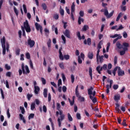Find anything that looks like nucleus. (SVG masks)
I'll use <instances>...</instances> for the list:
<instances>
[{
    "mask_svg": "<svg viewBox=\"0 0 130 130\" xmlns=\"http://www.w3.org/2000/svg\"><path fill=\"white\" fill-rule=\"evenodd\" d=\"M116 46L119 49H121V48H123V46L120 44V43H119V42H117L116 43Z\"/></svg>",
    "mask_w": 130,
    "mask_h": 130,
    "instance_id": "b1692460",
    "label": "nucleus"
},
{
    "mask_svg": "<svg viewBox=\"0 0 130 130\" xmlns=\"http://www.w3.org/2000/svg\"><path fill=\"white\" fill-rule=\"evenodd\" d=\"M101 12L102 13H104V15L105 16H106V17H107L108 16V15H109V13H108V10H107V7H105V9H103L101 10Z\"/></svg>",
    "mask_w": 130,
    "mask_h": 130,
    "instance_id": "39448f33",
    "label": "nucleus"
},
{
    "mask_svg": "<svg viewBox=\"0 0 130 130\" xmlns=\"http://www.w3.org/2000/svg\"><path fill=\"white\" fill-rule=\"evenodd\" d=\"M43 111L45 113H46L47 112V108H46V106L44 105L43 106Z\"/></svg>",
    "mask_w": 130,
    "mask_h": 130,
    "instance_id": "4c0bfd02",
    "label": "nucleus"
},
{
    "mask_svg": "<svg viewBox=\"0 0 130 130\" xmlns=\"http://www.w3.org/2000/svg\"><path fill=\"white\" fill-rule=\"evenodd\" d=\"M4 84H5L6 87L7 88V89H10V85H9V81H8V80H6V82L4 83Z\"/></svg>",
    "mask_w": 130,
    "mask_h": 130,
    "instance_id": "ea45409f",
    "label": "nucleus"
},
{
    "mask_svg": "<svg viewBox=\"0 0 130 130\" xmlns=\"http://www.w3.org/2000/svg\"><path fill=\"white\" fill-rule=\"evenodd\" d=\"M77 36L79 40H82V39L84 40L85 39V36L84 35L81 37V32H80V31L77 32Z\"/></svg>",
    "mask_w": 130,
    "mask_h": 130,
    "instance_id": "6e6552de",
    "label": "nucleus"
},
{
    "mask_svg": "<svg viewBox=\"0 0 130 130\" xmlns=\"http://www.w3.org/2000/svg\"><path fill=\"white\" fill-rule=\"evenodd\" d=\"M75 3H73L72 4V5L71 6V13H75Z\"/></svg>",
    "mask_w": 130,
    "mask_h": 130,
    "instance_id": "a878e982",
    "label": "nucleus"
},
{
    "mask_svg": "<svg viewBox=\"0 0 130 130\" xmlns=\"http://www.w3.org/2000/svg\"><path fill=\"white\" fill-rule=\"evenodd\" d=\"M35 114L33 113L30 114V115L28 116V119L30 120L31 118H34Z\"/></svg>",
    "mask_w": 130,
    "mask_h": 130,
    "instance_id": "de8ad7c7",
    "label": "nucleus"
},
{
    "mask_svg": "<svg viewBox=\"0 0 130 130\" xmlns=\"http://www.w3.org/2000/svg\"><path fill=\"white\" fill-rule=\"evenodd\" d=\"M1 95L3 99H5V95L4 94V90H3V89L1 88L0 89Z\"/></svg>",
    "mask_w": 130,
    "mask_h": 130,
    "instance_id": "49530a36",
    "label": "nucleus"
},
{
    "mask_svg": "<svg viewBox=\"0 0 130 130\" xmlns=\"http://www.w3.org/2000/svg\"><path fill=\"white\" fill-rule=\"evenodd\" d=\"M1 43L2 44H6V37L5 36L3 37V38L1 39Z\"/></svg>",
    "mask_w": 130,
    "mask_h": 130,
    "instance_id": "473e14b6",
    "label": "nucleus"
},
{
    "mask_svg": "<svg viewBox=\"0 0 130 130\" xmlns=\"http://www.w3.org/2000/svg\"><path fill=\"white\" fill-rule=\"evenodd\" d=\"M93 56L94 55H93V52H89L87 55V57L89 59H93Z\"/></svg>",
    "mask_w": 130,
    "mask_h": 130,
    "instance_id": "412c9836",
    "label": "nucleus"
},
{
    "mask_svg": "<svg viewBox=\"0 0 130 130\" xmlns=\"http://www.w3.org/2000/svg\"><path fill=\"white\" fill-rule=\"evenodd\" d=\"M113 13H114V11H112L109 14H108L107 18L108 19L111 18V17H112V16H113Z\"/></svg>",
    "mask_w": 130,
    "mask_h": 130,
    "instance_id": "e433bc0d",
    "label": "nucleus"
},
{
    "mask_svg": "<svg viewBox=\"0 0 130 130\" xmlns=\"http://www.w3.org/2000/svg\"><path fill=\"white\" fill-rule=\"evenodd\" d=\"M117 69H118L117 67H115L114 69V70H113L112 73H113L114 76H115V74H116V71H117Z\"/></svg>",
    "mask_w": 130,
    "mask_h": 130,
    "instance_id": "8fccbe9b",
    "label": "nucleus"
},
{
    "mask_svg": "<svg viewBox=\"0 0 130 130\" xmlns=\"http://www.w3.org/2000/svg\"><path fill=\"white\" fill-rule=\"evenodd\" d=\"M5 67L7 71H10V70H11V66H9L8 64H6Z\"/></svg>",
    "mask_w": 130,
    "mask_h": 130,
    "instance_id": "c9c22d12",
    "label": "nucleus"
},
{
    "mask_svg": "<svg viewBox=\"0 0 130 130\" xmlns=\"http://www.w3.org/2000/svg\"><path fill=\"white\" fill-rule=\"evenodd\" d=\"M39 91H40V88L39 87V86H35L34 90L35 93L37 94H38Z\"/></svg>",
    "mask_w": 130,
    "mask_h": 130,
    "instance_id": "dca6fc26",
    "label": "nucleus"
},
{
    "mask_svg": "<svg viewBox=\"0 0 130 130\" xmlns=\"http://www.w3.org/2000/svg\"><path fill=\"white\" fill-rule=\"evenodd\" d=\"M43 95L45 98H47V89L46 88L44 89Z\"/></svg>",
    "mask_w": 130,
    "mask_h": 130,
    "instance_id": "bb28decb",
    "label": "nucleus"
},
{
    "mask_svg": "<svg viewBox=\"0 0 130 130\" xmlns=\"http://www.w3.org/2000/svg\"><path fill=\"white\" fill-rule=\"evenodd\" d=\"M23 24L24 28V29H25L26 32H27V33H29V32H31V27H30V25H29V23L28 22V21L26 20Z\"/></svg>",
    "mask_w": 130,
    "mask_h": 130,
    "instance_id": "7ed1b4c3",
    "label": "nucleus"
},
{
    "mask_svg": "<svg viewBox=\"0 0 130 130\" xmlns=\"http://www.w3.org/2000/svg\"><path fill=\"white\" fill-rule=\"evenodd\" d=\"M76 117H77V119H79V120L81 119V118H82V117H81V114H80L79 113H77L76 114Z\"/></svg>",
    "mask_w": 130,
    "mask_h": 130,
    "instance_id": "c03bdc74",
    "label": "nucleus"
},
{
    "mask_svg": "<svg viewBox=\"0 0 130 130\" xmlns=\"http://www.w3.org/2000/svg\"><path fill=\"white\" fill-rule=\"evenodd\" d=\"M96 70L98 74H100V75H101V72L103 71V67H101L100 66H99L96 68Z\"/></svg>",
    "mask_w": 130,
    "mask_h": 130,
    "instance_id": "9d476101",
    "label": "nucleus"
},
{
    "mask_svg": "<svg viewBox=\"0 0 130 130\" xmlns=\"http://www.w3.org/2000/svg\"><path fill=\"white\" fill-rule=\"evenodd\" d=\"M125 54V51L122 50L120 51V55H124Z\"/></svg>",
    "mask_w": 130,
    "mask_h": 130,
    "instance_id": "774afa93",
    "label": "nucleus"
},
{
    "mask_svg": "<svg viewBox=\"0 0 130 130\" xmlns=\"http://www.w3.org/2000/svg\"><path fill=\"white\" fill-rule=\"evenodd\" d=\"M68 100L70 103L71 106H73L74 105V104H75V96H73V101H72L70 99H69Z\"/></svg>",
    "mask_w": 130,
    "mask_h": 130,
    "instance_id": "f3484780",
    "label": "nucleus"
},
{
    "mask_svg": "<svg viewBox=\"0 0 130 130\" xmlns=\"http://www.w3.org/2000/svg\"><path fill=\"white\" fill-rule=\"evenodd\" d=\"M59 66L60 69L62 70H64V66H63V63H60Z\"/></svg>",
    "mask_w": 130,
    "mask_h": 130,
    "instance_id": "052dcab7",
    "label": "nucleus"
},
{
    "mask_svg": "<svg viewBox=\"0 0 130 130\" xmlns=\"http://www.w3.org/2000/svg\"><path fill=\"white\" fill-rule=\"evenodd\" d=\"M20 52H21V49L20 48H17L15 50V54L16 55H20Z\"/></svg>",
    "mask_w": 130,
    "mask_h": 130,
    "instance_id": "393cba45",
    "label": "nucleus"
},
{
    "mask_svg": "<svg viewBox=\"0 0 130 130\" xmlns=\"http://www.w3.org/2000/svg\"><path fill=\"white\" fill-rule=\"evenodd\" d=\"M87 42L88 45L89 46L91 45V38H87Z\"/></svg>",
    "mask_w": 130,
    "mask_h": 130,
    "instance_id": "09e8293b",
    "label": "nucleus"
},
{
    "mask_svg": "<svg viewBox=\"0 0 130 130\" xmlns=\"http://www.w3.org/2000/svg\"><path fill=\"white\" fill-rule=\"evenodd\" d=\"M89 98L90 100H91L93 103L95 104L96 102H97V98H96V97H93V96L90 95L89 96Z\"/></svg>",
    "mask_w": 130,
    "mask_h": 130,
    "instance_id": "4468645a",
    "label": "nucleus"
},
{
    "mask_svg": "<svg viewBox=\"0 0 130 130\" xmlns=\"http://www.w3.org/2000/svg\"><path fill=\"white\" fill-rule=\"evenodd\" d=\"M123 45L124 47L123 48V51H125H125H126L127 50V47H128L129 46V45L128 44V43H123Z\"/></svg>",
    "mask_w": 130,
    "mask_h": 130,
    "instance_id": "9b49d317",
    "label": "nucleus"
},
{
    "mask_svg": "<svg viewBox=\"0 0 130 130\" xmlns=\"http://www.w3.org/2000/svg\"><path fill=\"white\" fill-rule=\"evenodd\" d=\"M123 37L124 38H127V33H126L125 31H124L123 32Z\"/></svg>",
    "mask_w": 130,
    "mask_h": 130,
    "instance_id": "0e129e2a",
    "label": "nucleus"
},
{
    "mask_svg": "<svg viewBox=\"0 0 130 130\" xmlns=\"http://www.w3.org/2000/svg\"><path fill=\"white\" fill-rule=\"evenodd\" d=\"M84 18L79 16L78 20V25H81V24H82V22L84 23Z\"/></svg>",
    "mask_w": 130,
    "mask_h": 130,
    "instance_id": "ddd939ff",
    "label": "nucleus"
},
{
    "mask_svg": "<svg viewBox=\"0 0 130 130\" xmlns=\"http://www.w3.org/2000/svg\"><path fill=\"white\" fill-rule=\"evenodd\" d=\"M103 58H104V56H99L100 62L102 63L103 62Z\"/></svg>",
    "mask_w": 130,
    "mask_h": 130,
    "instance_id": "f704fd0d",
    "label": "nucleus"
},
{
    "mask_svg": "<svg viewBox=\"0 0 130 130\" xmlns=\"http://www.w3.org/2000/svg\"><path fill=\"white\" fill-rule=\"evenodd\" d=\"M41 81H42L43 85H45L46 84V80H45V79H44V78H43V77L41 78Z\"/></svg>",
    "mask_w": 130,
    "mask_h": 130,
    "instance_id": "58836bf2",
    "label": "nucleus"
},
{
    "mask_svg": "<svg viewBox=\"0 0 130 130\" xmlns=\"http://www.w3.org/2000/svg\"><path fill=\"white\" fill-rule=\"evenodd\" d=\"M71 78L72 83H74V82H75V76H74V75L72 74L71 75Z\"/></svg>",
    "mask_w": 130,
    "mask_h": 130,
    "instance_id": "5fc2aeb1",
    "label": "nucleus"
},
{
    "mask_svg": "<svg viewBox=\"0 0 130 130\" xmlns=\"http://www.w3.org/2000/svg\"><path fill=\"white\" fill-rule=\"evenodd\" d=\"M35 105H36L35 103H31L30 105L31 110H34V109H35Z\"/></svg>",
    "mask_w": 130,
    "mask_h": 130,
    "instance_id": "2f4dec72",
    "label": "nucleus"
},
{
    "mask_svg": "<svg viewBox=\"0 0 130 130\" xmlns=\"http://www.w3.org/2000/svg\"><path fill=\"white\" fill-rule=\"evenodd\" d=\"M89 29V25H84L82 28V31H86L87 30H88Z\"/></svg>",
    "mask_w": 130,
    "mask_h": 130,
    "instance_id": "aec40b11",
    "label": "nucleus"
},
{
    "mask_svg": "<svg viewBox=\"0 0 130 130\" xmlns=\"http://www.w3.org/2000/svg\"><path fill=\"white\" fill-rule=\"evenodd\" d=\"M114 64H116V63H117V56H116L114 57Z\"/></svg>",
    "mask_w": 130,
    "mask_h": 130,
    "instance_id": "338daca9",
    "label": "nucleus"
},
{
    "mask_svg": "<svg viewBox=\"0 0 130 130\" xmlns=\"http://www.w3.org/2000/svg\"><path fill=\"white\" fill-rule=\"evenodd\" d=\"M27 44L29 46L30 48H32L35 45V41L34 40H32L31 38H29L27 40Z\"/></svg>",
    "mask_w": 130,
    "mask_h": 130,
    "instance_id": "20e7f679",
    "label": "nucleus"
},
{
    "mask_svg": "<svg viewBox=\"0 0 130 130\" xmlns=\"http://www.w3.org/2000/svg\"><path fill=\"white\" fill-rule=\"evenodd\" d=\"M56 107H57V110L59 111L60 110V104L57 103L56 104Z\"/></svg>",
    "mask_w": 130,
    "mask_h": 130,
    "instance_id": "13d9d810",
    "label": "nucleus"
},
{
    "mask_svg": "<svg viewBox=\"0 0 130 130\" xmlns=\"http://www.w3.org/2000/svg\"><path fill=\"white\" fill-rule=\"evenodd\" d=\"M68 117L69 121H73V117H72V116L70 113H68Z\"/></svg>",
    "mask_w": 130,
    "mask_h": 130,
    "instance_id": "7c9ffc66",
    "label": "nucleus"
},
{
    "mask_svg": "<svg viewBox=\"0 0 130 130\" xmlns=\"http://www.w3.org/2000/svg\"><path fill=\"white\" fill-rule=\"evenodd\" d=\"M60 14L61 16H63L64 15V10L63 9H61L60 10Z\"/></svg>",
    "mask_w": 130,
    "mask_h": 130,
    "instance_id": "4d7b16f0",
    "label": "nucleus"
},
{
    "mask_svg": "<svg viewBox=\"0 0 130 130\" xmlns=\"http://www.w3.org/2000/svg\"><path fill=\"white\" fill-rule=\"evenodd\" d=\"M78 98V100H79V101L80 102H85V98L81 96V95Z\"/></svg>",
    "mask_w": 130,
    "mask_h": 130,
    "instance_id": "c85d7f7f",
    "label": "nucleus"
},
{
    "mask_svg": "<svg viewBox=\"0 0 130 130\" xmlns=\"http://www.w3.org/2000/svg\"><path fill=\"white\" fill-rule=\"evenodd\" d=\"M118 75L119 76V77L124 75V71H122L120 69V67H118Z\"/></svg>",
    "mask_w": 130,
    "mask_h": 130,
    "instance_id": "0eeeda50",
    "label": "nucleus"
},
{
    "mask_svg": "<svg viewBox=\"0 0 130 130\" xmlns=\"http://www.w3.org/2000/svg\"><path fill=\"white\" fill-rule=\"evenodd\" d=\"M61 76H62L63 82H64L66 81V75H64V74L62 73Z\"/></svg>",
    "mask_w": 130,
    "mask_h": 130,
    "instance_id": "e2e57ef3",
    "label": "nucleus"
},
{
    "mask_svg": "<svg viewBox=\"0 0 130 130\" xmlns=\"http://www.w3.org/2000/svg\"><path fill=\"white\" fill-rule=\"evenodd\" d=\"M32 96H33V95H32V94H30L29 93H28L27 94V98L28 101H30L31 100V97H32Z\"/></svg>",
    "mask_w": 130,
    "mask_h": 130,
    "instance_id": "a18cd8bd",
    "label": "nucleus"
},
{
    "mask_svg": "<svg viewBox=\"0 0 130 130\" xmlns=\"http://www.w3.org/2000/svg\"><path fill=\"white\" fill-rule=\"evenodd\" d=\"M6 77H11V76L12 75V73H11V72H8L7 73H6Z\"/></svg>",
    "mask_w": 130,
    "mask_h": 130,
    "instance_id": "69168bd1",
    "label": "nucleus"
},
{
    "mask_svg": "<svg viewBox=\"0 0 130 130\" xmlns=\"http://www.w3.org/2000/svg\"><path fill=\"white\" fill-rule=\"evenodd\" d=\"M89 76L90 77V79L91 80H92L93 79V76H92V67H89Z\"/></svg>",
    "mask_w": 130,
    "mask_h": 130,
    "instance_id": "4be33fe9",
    "label": "nucleus"
},
{
    "mask_svg": "<svg viewBox=\"0 0 130 130\" xmlns=\"http://www.w3.org/2000/svg\"><path fill=\"white\" fill-rule=\"evenodd\" d=\"M71 32L69 29H66L65 32H63L64 35L67 37V38L71 39Z\"/></svg>",
    "mask_w": 130,
    "mask_h": 130,
    "instance_id": "423d86ee",
    "label": "nucleus"
},
{
    "mask_svg": "<svg viewBox=\"0 0 130 130\" xmlns=\"http://www.w3.org/2000/svg\"><path fill=\"white\" fill-rule=\"evenodd\" d=\"M114 99L115 101H116V102H117V101H118V100H120V95L118 94L117 95H115Z\"/></svg>",
    "mask_w": 130,
    "mask_h": 130,
    "instance_id": "a211bd4d",
    "label": "nucleus"
},
{
    "mask_svg": "<svg viewBox=\"0 0 130 130\" xmlns=\"http://www.w3.org/2000/svg\"><path fill=\"white\" fill-rule=\"evenodd\" d=\"M42 7L44 11H46V9H47V6H46V4L45 3L42 4Z\"/></svg>",
    "mask_w": 130,
    "mask_h": 130,
    "instance_id": "a19ab883",
    "label": "nucleus"
},
{
    "mask_svg": "<svg viewBox=\"0 0 130 130\" xmlns=\"http://www.w3.org/2000/svg\"><path fill=\"white\" fill-rule=\"evenodd\" d=\"M85 15V13H84L83 11H80L79 12V15L80 17H83Z\"/></svg>",
    "mask_w": 130,
    "mask_h": 130,
    "instance_id": "37998d69",
    "label": "nucleus"
},
{
    "mask_svg": "<svg viewBox=\"0 0 130 130\" xmlns=\"http://www.w3.org/2000/svg\"><path fill=\"white\" fill-rule=\"evenodd\" d=\"M64 58L66 60H68V59H70V55H64Z\"/></svg>",
    "mask_w": 130,
    "mask_h": 130,
    "instance_id": "680f3d73",
    "label": "nucleus"
},
{
    "mask_svg": "<svg viewBox=\"0 0 130 130\" xmlns=\"http://www.w3.org/2000/svg\"><path fill=\"white\" fill-rule=\"evenodd\" d=\"M29 66L30 67V68L32 69V70H33V69H34V67L33 66V62H32L31 60L29 61Z\"/></svg>",
    "mask_w": 130,
    "mask_h": 130,
    "instance_id": "6e6d98bb",
    "label": "nucleus"
},
{
    "mask_svg": "<svg viewBox=\"0 0 130 130\" xmlns=\"http://www.w3.org/2000/svg\"><path fill=\"white\" fill-rule=\"evenodd\" d=\"M106 89H107V90H106V93L107 94H108L110 92V90H109V84H107L106 85Z\"/></svg>",
    "mask_w": 130,
    "mask_h": 130,
    "instance_id": "864d4df0",
    "label": "nucleus"
},
{
    "mask_svg": "<svg viewBox=\"0 0 130 130\" xmlns=\"http://www.w3.org/2000/svg\"><path fill=\"white\" fill-rule=\"evenodd\" d=\"M21 69L23 72V75L27 74H30V70H29V67H28V66L26 65L25 66H24V63H22L21 65ZM25 69L26 71V72H25Z\"/></svg>",
    "mask_w": 130,
    "mask_h": 130,
    "instance_id": "f03ea898",
    "label": "nucleus"
},
{
    "mask_svg": "<svg viewBox=\"0 0 130 130\" xmlns=\"http://www.w3.org/2000/svg\"><path fill=\"white\" fill-rule=\"evenodd\" d=\"M93 87H92V86H91L90 87V88H88V89H87V90H88V95H89V96H92V93H93Z\"/></svg>",
    "mask_w": 130,
    "mask_h": 130,
    "instance_id": "f8f14e48",
    "label": "nucleus"
},
{
    "mask_svg": "<svg viewBox=\"0 0 130 130\" xmlns=\"http://www.w3.org/2000/svg\"><path fill=\"white\" fill-rule=\"evenodd\" d=\"M35 26L37 31H39V30L40 29V28H42V26L40 25V24H39L37 22L35 23Z\"/></svg>",
    "mask_w": 130,
    "mask_h": 130,
    "instance_id": "2eb2a0df",
    "label": "nucleus"
},
{
    "mask_svg": "<svg viewBox=\"0 0 130 130\" xmlns=\"http://www.w3.org/2000/svg\"><path fill=\"white\" fill-rule=\"evenodd\" d=\"M62 113V111L59 110V114L60 115V117L57 119L58 124L59 127L61 126V121H62V120L64 119V117H66V115L64 114H63Z\"/></svg>",
    "mask_w": 130,
    "mask_h": 130,
    "instance_id": "f257e3e1",
    "label": "nucleus"
},
{
    "mask_svg": "<svg viewBox=\"0 0 130 130\" xmlns=\"http://www.w3.org/2000/svg\"><path fill=\"white\" fill-rule=\"evenodd\" d=\"M48 47H51V40L49 39L47 43Z\"/></svg>",
    "mask_w": 130,
    "mask_h": 130,
    "instance_id": "72a5a7b5",
    "label": "nucleus"
},
{
    "mask_svg": "<svg viewBox=\"0 0 130 130\" xmlns=\"http://www.w3.org/2000/svg\"><path fill=\"white\" fill-rule=\"evenodd\" d=\"M122 16V13L120 12L117 16V18L116 19V21L117 22H118V21H119V19H120V18H121V16Z\"/></svg>",
    "mask_w": 130,
    "mask_h": 130,
    "instance_id": "cd10ccee",
    "label": "nucleus"
},
{
    "mask_svg": "<svg viewBox=\"0 0 130 130\" xmlns=\"http://www.w3.org/2000/svg\"><path fill=\"white\" fill-rule=\"evenodd\" d=\"M25 56L27 59H30V53H29V52H27L26 53Z\"/></svg>",
    "mask_w": 130,
    "mask_h": 130,
    "instance_id": "603ef678",
    "label": "nucleus"
},
{
    "mask_svg": "<svg viewBox=\"0 0 130 130\" xmlns=\"http://www.w3.org/2000/svg\"><path fill=\"white\" fill-rule=\"evenodd\" d=\"M79 87V85H77L76 86V88L75 89V92H76V96L78 98H79L81 95H80V93H79V91H78V88Z\"/></svg>",
    "mask_w": 130,
    "mask_h": 130,
    "instance_id": "5701e85b",
    "label": "nucleus"
},
{
    "mask_svg": "<svg viewBox=\"0 0 130 130\" xmlns=\"http://www.w3.org/2000/svg\"><path fill=\"white\" fill-rule=\"evenodd\" d=\"M62 49V47H60L59 49V57L60 59V60H63L64 59V57H63V55H62V53L61 52V50Z\"/></svg>",
    "mask_w": 130,
    "mask_h": 130,
    "instance_id": "1a4fd4ad",
    "label": "nucleus"
},
{
    "mask_svg": "<svg viewBox=\"0 0 130 130\" xmlns=\"http://www.w3.org/2000/svg\"><path fill=\"white\" fill-rule=\"evenodd\" d=\"M109 47H110V43H108L106 48L107 52H108V51H109Z\"/></svg>",
    "mask_w": 130,
    "mask_h": 130,
    "instance_id": "bf43d9fd",
    "label": "nucleus"
},
{
    "mask_svg": "<svg viewBox=\"0 0 130 130\" xmlns=\"http://www.w3.org/2000/svg\"><path fill=\"white\" fill-rule=\"evenodd\" d=\"M78 61L79 64H81L82 62H83V61L81 59V57H80V56H78Z\"/></svg>",
    "mask_w": 130,
    "mask_h": 130,
    "instance_id": "3c124183",
    "label": "nucleus"
},
{
    "mask_svg": "<svg viewBox=\"0 0 130 130\" xmlns=\"http://www.w3.org/2000/svg\"><path fill=\"white\" fill-rule=\"evenodd\" d=\"M13 10L14 11V13H15V15L18 17L19 16V11H18V10H17V8L16 7H14L13 8Z\"/></svg>",
    "mask_w": 130,
    "mask_h": 130,
    "instance_id": "c756f323",
    "label": "nucleus"
},
{
    "mask_svg": "<svg viewBox=\"0 0 130 130\" xmlns=\"http://www.w3.org/2000/svg\"><path fill=\"white\" fill-rule=\"evenodd\" d=\"M48 120L51 123V126L52 128V130H54V124H53V122L52 121V119H51V118H49Z\"/></svg>",
    "mask_w": 130,
    "mask_h": 130,
    "instance_id": "6ab92c4d",
    "label": "nucleus"
},
{
    "mask_svg": "<svg viewBox=\"0 0 130 130\" xmlns=\"http://www.w3.org/2000/svg\"><path fill=\"white\" fill-rule=\"evenodd\" d=\"M61 38H62V40H63V44H66V43L67 42V40H66V37H64V36L62 35L61 36Z\"/></svg>",
    "mask_w": 130,
    "mask_h": 130,
    "instance_id": "79ce46f5",
    "label": "nucleus"
}]
</instances>
